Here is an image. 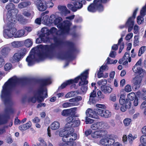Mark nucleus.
<instances>
[{
  "label": "nucleus",
  "mask_w": 146,
  "mask_h": 146,
  "mask_svg": "<svg viewBox=\"0 0 146 146\" xmlns=\"http://www.w3.org/2000/svg\"><path fill=\"white\" fill-rule=\"evenodd\" d=\"M143 16L139 15L137 17V22L139 25L141 24L144 21Z\"/></svg>",
  "instance_id": "nucleus-48"
},
{
  "label": "nucleus",
  "mask_w": 146,
  "mask_h": 146,
  "mask_svg": "<svg viewBox=\"0 0 146 146\" xmlns=\"http://www.w3.org/2000/svg\"><path fill=\"white\" fill-rule=\"evenodd\" d=\"M11 50L10 48L5 47L2 48L1 50V53L3 56L6 57Z\"/></svg>",
  "instance_id": "nucleus-29"
},
{
  "label": "nucleus",
  "mask_w": 146,
  "mask_h": 146,
  "mask_svg": "<svg viewBox=\"0 0 146 146\" xmlns=\"http://www.w3.org/2000/svg\"><path fill=\"white\" fill-rule=\"evenodd\" d=\"M12 20H13L14 19H15V21L16 20H17L20 23L23 24H25L27 23V20L24 19L23 16L21 15H18L16 17V19L15 17L13 18Z\"/></svg>",
  "instance_id": "nucleus-25"
},
{
  "label": "nucleus",
  "mask_w": 146,
  "mask_h": 146,
  "mask_svg": "<svg viewBox=\"0 0 146 146\" xmlns=\"http://www.w3.org/2000/svg\"><path fill=\"white\" fill-rule=\"evenodd\" d=\"M86 114L87 117L96 119L99 118L98 115L96 113V110L94 111L91 109L88 108L86 111Z\"/></svg>",
  "instance_id": "nucleus-17"
},
{
  "label": "nucleus",
  "mask_w": 146,
  "mask_h": 146,
  "mask_svg": "<svg viewBox=\"0 0 146 146\" xmlns=\"http://www.w3.org/2000/svg\"><path fill=\"white\" fill-rule=\"evenodd\" d=\"M134 40L133 45L135 46H136L138 44L139 41V38L138 36H134Z\"/></svg>",
  "instance_id": "nucleus-57"
},
{
  "label": "nucleus",
  "mask_w": 146,
  "mask_h": 146,
  "mask_svg": "<svg viewBox=\"0 0 146 146\" xmlns=\"http://www.w3.org/2000/svg\"><path fill=\"white\" fill-rule=\"evenodd\" d=\"M11 46L13 48H19L22 46V42L20 41H15L11 43Z\"/></svg>",
  "instance_id": "nucleus-37"
},
{
  "label": "nucleus",
  "mask_w": 146,
  "mask_h": 146,
  "mask_svg": "<svg viewBox=\"0 0 146 146\" xmlns=\"http://www.w3.org/2000/svg\"><path fill=\"white\" fill-rule=\"evenodd\" d=\"M139 27L137 25H135L134 27L133 32L134 33L137 34L139 32Z\"/></svg>",
  "instance_id": "nucleus-61"
},
{
  "label": "nucleus",
  "mask_w": 146,
  "mask_h": 146,
  "mask_svg": "<svg viewBox=\"0 0 146 146\" xmlns=\"http://www.w3.org/2000/svg\"><path fill=\"white\" fill-rule=\"evenodd\" d=\"M88 70H86L82 73L80 76L77 77H78V80L80 79L79 84V86H82L81 88V91H79V92H81V94L85 92L87 90V87L85 85L88 83V82L86 79L88 78Z\"/></svg>",
  "instance_id": "nucleus-8"
},
{
  "label": "nucleus",
  "mask_w": 146,
  "mask_h": 146,
  "mask_svg": "<svg viewBox=\"0 0 146 146\" xmlns=\"http://www.w3.org/2000/svg\"><path fill=\"white\" fill-rule=\"evenodd\" d=\"M82 100V98L81 96H77L74 98H72L69 100V102H72L73 104H75L74 106H77L79 104L78 102Z\"/></svg>",
  "instance_id": "nucleus-26"
},
{
  "label": "nucleus",
  "mask_w": 146,
  "mask_h": 146,
  "mask_svg": "<svg viewBox=\"0 0 146 146\" xmlns=\"http://www.w3.org/2000/svg\"><path fill=\"white\" fill-rule=\"evenodd\" d=\"M76 109V108H74L64 110L62 111L61 114L64 116L72 115L75 113Z\"/></svg>",
  "instance_id": "nucleus-18"
},
{
  "label": "nucleus",
  "mask_w": 146,
  "mask_h": 146,
  "mask_svg": "<svg viewBox=\"0 0 146 146\" xmlns=\"http://www.w3.org/2000/svg\"><path fill=\"white\" fill-rule=\"evenodd\" d=\"M139 9L136 8L134 10L132 16L129 17L125 24L126 26H133L134 24V20L137 13Z\"/></svg>",
  "instance_id": "nucleus-15"
},
{
  "label": "nucleus",
  "mask_w": 146,
  "mask_h": 146,
  "mask_svg": "<svg viewBox=\"0 0 146 146\" xmlns=\"http://www.w3.org/2000/svg\"><path fill=\"white\" fill-rule=\"evenodd\" d=\"M49 31V35H56V37H54L53 40L55 43V46L53 47L52 45L51 46L45 45L38 46L32 48L30 55L26 59L28 65L31 66L33 65L35 62H38L43 60L46 58L50 59L56 57L59 59L61 58L55 55L53 52L56 48L57 46L61 44L62 41L59 38V35H64L69 33V32L65 33V32H62L60 29L57 32V29L54 27H52Z\"/></svg>",
  "instance_id": "nucleus-1"
},
{
  "label": "nucleus",
  "mask_w": 146,
  "mask_h": 146,
  "mask_svg": "<svg viewBox=\"0 0 146 146\" xmlns=\"http://www.w3.org/2000/svg\"><path fill=\"white\" fill-rule=\"evenodd\" d=\"M141 60L140 59L133 67V72L138 74L133 78L132 82L137 88L139 87L143 77L146 76V72L141 68Z\"/></svg>",
  "instance_id": "nucleus-6"
},
{
  "label": "nucleus",
  "mask_w": 146,
  "mask_h": 146,
  "mask_svg": "<svg viewBox=\"0 0 146 146\" xmlns=\"http://www.w3.org/2000/svg\"><path fill=\"white\" fill-rule=\"evenodd\" d=\"M125 90L127 92H129L131 91V88L130 85L128 84L125 86Z\"/></svg>",
  "instance_id": "nucleus-60"
},
{
  "label": "nucleus",
  "mask_w": 146,
  "mask_h": 146,
  "mask_svg": "<svg viewBox=\"0 0 146 146\" xmlns=\"http://www.w3.org/2000/svg\"><path fill=\"white\" fill-rule=\"evenodd\" d=\"M48 38L46 36L41 35L39 37L37 38L36 40V43L37 44L42 42H46L48 41Z\"/></svg>",
  "instance_id": "nucleus-22"
},
{
  "label": "nucleus",
  "mask_w": 146,
  "mask_h": 146,
  "mask_svg": "<svg viewBox=\"0 0 146 146\" xmlns=\"http://www.w3.org/2000/svg\"><path fill=\"white\" fill-rule=\"evenodd\" d=\"M101 90L105 94H109L111 92L112 88L110 86H102L101 87Z\"/></svg>",
  "instance_id": "nucleus-23"
},
{
  "label": "nucleus",
  "mask_w": 146,
  "mask_h": 146,
  "mask_svg": "<svg viewBox=\"0 0 146 146\" xmlns=\"http://www.w3.org/2000/svg\"><path fill=\"white\" fill-rule=\"evenodd\" d=\"M67 123L65 127L59 130V135L62 137V140L65 142H72L77 138V135L74 132V130L72 128L78 127L80 124V121L76 119L74 117H70L67 118Z\"/></svg>",
  "instance_id": "nucleus-2"
},
{
  "label": "nucleus",
  "mask_w": 146,
  "mask_h": 146,
  "mask_svg": "<svg viewBox=\"0 0 146 146\" xmlns=\"http://www.w3.org/2000/svg\"><path fill=\"white\" fill-rule=\"evenodd\" d=\"M73 3V5L71 4H68L67 5L68 8L72 11L75 12L81 9L83 7L82 0H76Z\"/></svg>",
  "instance_id": "nucleus-11"
},
{
  "label": "nucleus",
  "mask_w": 146,
  "mask_h": 146,
  "mask_svg": "<svg viewBox=\"0 0 146 146\" xmlns=\"http://www.w3.org/2000/svg\"><path fill=\"white\" fill-rule=\"evenodd\" d=\"M137 136L136 135H132L131 134H129L128 135L129 141L130 142H132V141L136 138Z\"/></svg>",
  "instance_id": "nucleus-47"
},
{
  "label": "nucleus",
  "mask_w": 146,
  "mask_h": 146,
  "mask_svg": "<svg viewBox=\"0 0 146 146\" xmlns=\"http://www.w3.org/2000/svg\"><path fill=\"white\" fill-rule=\"evenodd\" d=\"M86 116V117L85 122L86 124H91L93 123L94 120L90 119Z\"/></svg>",
  "instance_id": "nucleus-56"
},
{
  "label": "nucleus",
  "mask_w": 146,
  "mask_h": 146,
  "mask_svg": "<svg viewBox=\"0 0 146 146\" xmlns=\"http://www.w3.org/2000/svg\"><path fill=\"white\" fill-rule=\"evenodd\" d=\"M127 97L130 100H133L135 97V95L134 93L131 92L127 95Z\"/></svg>",
  "instance_id": "nucleus-50"
},
{
  "label": "nucleus",
  "mask_w": 146,
  "mask_h": 146,
  "mask_svg": "<svg viewBox=\"0 0 146 146\" xmlns=\"http://www.w3.org/2000/svg\"><path fill=\"white\" fill-rule=\"evenodd\" d=\"M42 21L44 23L47 24L48 20L49 19V16L47 15H45V13L43 12L42 13L41 15Z\"/></svg>",
  "instance_id": "nucleus-34"
},
{
  "label": "nucleus",
  "mask_w": 146,
  "mask_h": 146,
  "mask_svg": "<svg viewBox=\"0 0 146 146\" xmlns=\"http://www.w3.org/2000/svg\"><path fill=\"white\" fill-rule=\"evenodd\" d=\"M12 64L9 63H6L4 66V70L6 71H9L12 68Z\"/></svg>",
  "instance_id": "nucleus-43"
},
{
  "label": "nucleus",
  "mask_w": 146,
  "mask_h": 146,
  "mask_svg": "<svg viewBox=\"0 0 146 146\" xmlns=\"http://www.w3.org/2000/svg\"><path fill=\"white\" fill-rule=\"evenodd\" d=\"M74 104L72 102L64 103L62 105V107L64 108L70 107L74 106Z\"/></svg>",
  "instance_id": "nucleus-44"
},
{
  "label": "nucleus",
  "mask_w": 146,
  "mask_h": 146,
  "mask_svg": "<svg viewBox=\"0 0 146 146\" xmlns=\"http://www.w3.org/2000/svg\"><path fill=\"white\" fill-rule=\"evenodd\" d=\"M37 7L40 11H43L46 9L44 1H39L37 4Z\"/></svg>",
  "instance_id": "nucleus-24"
},
{
  "label": "nucleus",
  "mask_w": 146,
  "mask_h": 146,
  "mask_svg": "<svg viewBox=\"0 0 146 146\" xmlns=\"http://www.w3.org/2000/svg\"><path fill=\"white\" fill-rule=\"evenodd\" d=\"M65 142L62 140V141L60 142V143L59 145L60 146H69L68 144L67 143V142Z\"/></svg>",
  "instance_id": "nucleus-62"
},
{
  "label": "nucleus",
  "mask_w": 146,
  "mask_h": 146,
  "mask_svg": "<svg viewBox=\"0 0 146 146\" xmlns=\"http://www.w3.org/2000/svg\"><path fill=\"white\" fill-rule=\"evenodd\" d=\"M88 10L90 12H94L97 10V8L93 3L88 6Z\"/></svg>",
  "instance_id": "nucleus-38"
},
{
  "label": "nucleus",
  "mask_w": 146,
  "mask_h": 146,
  "mask_svg": "<svg viewBox=\"0 0 146 146\" xmlns=\"http://www.w3.org/2000/svg\"><path fill=\"white\" fill-rule=\"evenodd\" d=\"M131 121L130 119L126 118L123 120V123L125 126H127L129 125Z\"/></svg>",
  "instance_id": "nucleus-49"
},
{
  "label": "nucleus",
  "mask_w": 146,
  "mask_h": 146,
  "mask_svg": "<svg viewBox=\"0 0 146 146\" xmlns=\"http://www.w3.org/2000/svg\"><path fill=\"white\" fill-rule=\"evenodd\" d=\"M106 64H115L117 62V60L111 59L109 57L106 60Z\"/></svg>",
  "instance_id": "nucleus-42"
},
{
  "label": "nucleus",
  "mask_w": 146,
  "mask_h": 146,
  "mask_svg": "<svg viewBox=\"0 0 146 146\" xmlns=\"http://www.w3.org/2000/svg\"><path fill=\"white\" fill-rule=\"evenodd\" d=\"M141 93L139 92H137V95L139 97H141L143 100L144 101L142 103L140 106V108L141 109H143L146 107V97L142 96L141 97L140 95Z\"/></svg>",
  "instance_id": "nucleus-32"
},
{
  "label": "nucleus",
  "mask_w": 146,
  "mask_h": 146,
  "mask_svg": "<svg viewBox=\"0 0 146 146\" xmlns=\"http://www.w3.org/2000/svg\"><path fill=\"white\" fill-rule=\"evenodd\" d=\"M97 95L98 98L100 99H104V95H103L100 91L97 92Z\"/></svg>",
  "instance_id": "nucleus-63"
},
{
  "label": "nucleus",
  "mask_w": 146,
  "mask_h": 146,
  "mask_svg": "<svg viewBox=\"0 0 146 146\" xmlns=\"http://www.w3.org/2000/svg\"><path fill=\"white\" fill-rule=\"evenodd\" d=\"M103 72L101 70H100L99 69V70L98 71L97 73V77L98 78H100L102 77L103 75Z\"/></svg>",
  "instance_id": "nucleus-64"
},
{
  "label": "nucleus",
  "mask_w": 146,
  "mask_h": 146,
  "mask_svg": "<svg viewBox=\"0 0 146 146\" xmlns=\"http://www.w3.org/2000/svg\"><path fill=\"white\" fill-rule=\"evenodd\" d=\"M62 20V18L56 14H52L50 17L49 22L56 25L58 28L60 29L62 32L64 31L65 33L69 32L71 25L70 21L67 20L61 23Z\"/></svg>",
  "instance_id": "nucleus-4"
},
{
  "label": "nucleus",
  "mask_w": 146,
  "mask_h": 146,
  "mask_svg": "<svg viewBox=\"0 0 146 146\" xmlns=\"http://www.w3.org/2000/svg\"><path fill=\"white\" fill-rule=\"evenodd\" d=\"M101 0H94L93 4L97 8V11L99 12L102 11L104 9V7Z\"/></svg>",
  "instance_id": "nucleus-20"
},
{
  "label": "nucleus",
  "mask_w": 146,
  "mask_h": 146,
  "mask_svg": "<svg viewBox=\"0 0 146 146\" xmlns=\"http://www.w3.org/2000/svg\"><path fill=\"white\" fill-rule=\"evenodd\" d=\"M51 82L50 80L49 79L44 80L43 82L42 85L35 92L34 96L32 98L29 99V101L33 103H35L36 100L39 102L43 101L44 98L47 97L46 89L43 86L50 84Z\"/></svg>",
  "instance_id": "nucleus-5"
},
{
  "label": "nucleus",
  "mask_w": 146,
  "mask_h": 146,
  "mask_svg": "<svg viewBox=\"0 0 146 146\" xmlns=\"http://www.w3.org/2000/svg\"><path fill=\"white\" fill-rule=\"evenodd\" d=\"M96 113L102 117L108 118L110 117L111 115V112L109 110L106 109H96Z\"/></svg>",
  "instance_id": "nucleus-14"
},
{
  "label": "nucleus",
  "mask_w": 146,
  "mask_h": 146,
  "mask_svg": "<svg viewBox=\"0 0 146 146\" xmlns=\"http://www.w3.org/2000/svg\"><path fill=\"white\" fill-rule=\"evenodd\" d=\"M108 124L103 121L97 122L91 125V128L93 130H99L108 128Z\"/></svg>",
  "instance_id": "nucleus-13"
},
{
  "label": "nucleus",
  "mask_w": 146,
  "mask_h": 146,
  "mask_svg": "<svg viewBox=\"0 0 146 146\" xmlns=\"http://www.w3.org/2000/svg\"><path fill=\"white\" fill-rule=\"evenodd\" d=\"M115 74V72L114 71H112L110 73V79L108 80V81L109 83H111V79H113L114 78Z\"/></svg>",
  "instance_id": "nucleus-54"
},
{
  "label": "nucleus",
  "mask_w": 146,
  "mask_h": 146,
  "mask_svg": "<svg viewBox=\"0 0 146 146\" xmlns=\"http://www.w3.org/2000/svg\"><path fill=\"white\" fill-rule=\"evenodd\" d=\"M140 144L139 146H146V135L142 136L140 139Z\"/></svg>",
  "instance_id": "nucleus-36"
},
{
  "label": "nucleus",
  "mask_w": 146,
  "mask_h": 146,
  "mask_svg": "<svg viewBox=\"0 0 146 146\" xmlns=\"http://www.w3.org/2000/svg\"><path fill=\"white\" fill-rule=\"evenodd\" d=\"M125 104L124 105H121L122 106L121 107L120 110L122 111H125L127 109L130 107L131 105V102H126Z\"/></svg>",
  "instance_id": "nucleus-35"
},
{
  "label": "nucleus",
  "mask_w": 146,
  "mask_h": 146,
  "mask_svg": "<svg viewBox=\"0 0 146 146\" xmlns=\"http://www.w3.org/2000/svg\"><path fill=\"white\" fill-rule=\"evenodd\" d=\"M78 81V77H76L74 79H70L62 83L60 86L59 87L58 89H62L65 88L66 86L70 85L71 84H73V86H75L74 83H77Z\"/></svg>",
  "instance_id": "nucleus-16"
},
{
  "label": "nucleus",
  "mask_w": 146,
  "mask_h": 146,
  "mask_svg": "<svg viewBox=\"0 0 146 146\" xmlns=\"http://www.w3.org/2000/svg\"><path fill=\"white\" fill-rule=\"evenodd\" d=\"M123 58L125 60H128L129 62H131V58L129 57V54L127 52L125 53Z\"/></svg>",
  "instance_id": "nucleus-53"
},
{
  "label": "nucleus",
  "mask_w": 146,
  "mask_h": 146,
  "mask_svg": "<svg viewBox=\"0 0 146 146\" xmlns=\"http://www.w3.org/2000/svg\"><path fill=\"white\" fill-rule=\"evenodd\" d=\"M60 127V123L57 121L54 122L50 125L51 129L53 130H55L58 129Z\"/></svg>",
  "instance_id": "nucleus-33"
},
{
  "label": "nucleus",
  "mask_w": 146,
  "mask_h": 146,
  "mask_svg": "<svg viewBox=\"0 0 146 146\" xmlns=\"http://www.w3.org/2000/svg\"><path fill=\"white\" fill-rule=\"evenodd\" d=\"M58 8L60 13L62 16H65L70 13V11L68 10L65 6L59 5L58 6Z\"/></svg>",
  "instance_id": "nucleus-19"
},
{
  "label": "nucleus",
  "mask_w": 146,
  "mask_h": 146,
  "mask_svg": "<svg viewBox=\"0 0 146 146\" xmlns=\"http://www.w3.org/2000/svg\"><path fill=\"white\" fill-rule=\"evenodd\" d=\"M105 132V131L102 130L92 131L91 129H89L85 131V134L86 136L91 135L92 138L94 139H98L104 135Z\"/></svg>",
  "instance_id": "nucleus-10"
},
{
  "label": "nucleus",
  "mask_w": 146,
  "mask_h": 146,
  "mask_svg": "<svg viewBox=\"0 0 146 146\" xmlns=\"http://www.w3.org/2000/svg\"><path fill=\"white\" fill-rule=\"evenodd\" d=\"M140 14V15L142 16H144L146 15V5L145 4L141 10Z\"/></svg>",
  "instance_id": "nucleus-46"
},
{
  "label": "nucleus",
  "mask_w": 146,
  "mask_h": 146,
  "mask_svg": "<svg viewBox=\"0 0 146 146\" xmlns=\"http://www.w3.org/2000/svg\"><path fill=\"white\" fill-rule=\"evenodd\" d=\"M23 82V79L14 76L9 79L4 84L3 87L1 97L5 103L9 101L11 92L13 88Z\"/></svg>",
  "instance_id": "nucleus-3"
},
{
  "label": "nucleus",
  "mask_w": 146,
  "mask_h": 146,
  "mask_svg": "<svg viewBox=\"0 0 146 146\" xmlns=\"http://www.w3.org/2000/svg\"><path fill=\"white\" fill-rule=\"evenodd\" d=\"M119 102L120 104L121 105H125L126 102H131L127 100H125V95L124 94H121L120 95Z\"/></svg>",
  "instance_id": "nucleus-30"
},
{
  "label": "nucleus",
  "mask_w": 146,
  "mask_h": 146,
  "mask_svg": "<svg viewBox=\"0 0 146 146\" xmlns=\"http://www.w3.org/2000/svg\"><path fill=\"white\" fill-rule=\"evenodd\" d=\"M81 92H79L78 90L70 92L66 94L65 97L66 98H69L74 97L77 94H81Z\"/></svg>",
  "instance_id": "nucleus-27"
},
{
  "label": "nucleus",
  "mask_w": 146,
  "mask_h": 146,
  "mask_svg": "<svg viewBox=\"0 0 146 146\" xmlns=\"http://www.w3.org/2000/svg\"><path fill=\"white\" fill-rule=\"evenodd\" d=\"M24 43L26 46L29 47L32 45L33 42L31 39L29 38L25 40Z\"/></svg>",
  "instance_id": "nucleus-39"
},
{
  "label": "nucleus",
  "mask_w": 146,
  "mask_h": 146,
  "mask_svg": "<svg viewBox=\"0 0 146 146\" xmlns=\"http://www.w3.org/2000/svg\"><path fill=\"white\" fill-rule=\"evenodd\" d=\"M44 3L45 4L46 9L47 8H51L53 6V3L50 0H46V1H44Z\"/></svg>",
  "instance_id": "nucleus-40"
},
{
  "label": "nucleus",
  "mask_w": 146,
  "mask_h": 146,
  "mask_svg": "<svg viewBox=\"0 0 146 146\" xmlns=\"http://www.w3.org/2000/svg\"><path fill=\"white\" fill-rule=\"evenodd\" d=\"M31 4V3L30 1L21 2L18 5V7L20 9H22L30 6Z\"/></svg>",
  "instance_id": "nucleus-31"
},
{
  "label": "nucleus",
  "mask_w": 146,
  "mask_h": 146,
  "mask_svg": "<svg viewBox=\"0 0 146 146\" xmlns=\"http://www.w3.org/2000/svg\"><path fill=\"white\" fill-rule=\"evenodd\" d=\"M23 14L25 16L27 17L31 16V18L33 17L34 14V12H29L26 11H24Z\"/></svg>",
  "instance_id": "nucleus-45"
},
{
  "label": "nucleus",
  "mask_w": 146,
  "mask_h": 146,
  "mask_svg": "<svg viewBox=\"0 0 146 146\" xmlns=\"http://www.w3.org/2000/svg\"><path fill=\"white\" fill-rule=\"evenodd\" d=\"M28 33L26 32L24 29L19 30L14 33V37L15 38H20L26 36Z\"/></svg>",
  "instance_id": "nucleus-21"
},
{
  "label": "nucleus",
  "mask_w": 146,
  "mask_h": 146,
  "mask_svg": "<svg viewBox=\"0 0 146 146\" xmlns=\"http://www.w3.org/2000/svg\"><path fill=\"white\" fill-rule=\"evenodd\" d=\"M108 138H109L108 135L105 137L104 138H103L100 140V143L102 145L106 146H109V140L108 139Z\"/></svg>",
  "instance_id": "nucleus-28"
},
{
  "label": "nucleus",
  "mask_w": 146,
  "mask_h": 146,
  "mask_svg": "<svg viewBox=\"0 0 146 146\" xmlns=\"http://www.w3.org/2000/svg\"><path fill=\"white\" fill-rule=\"evenodd\" d=\"M110 100L113 102H115L116 100V96L115 94H111L110 96Z\"/></svg>",
  "instance_id": "nucleus-58"
},
{
  "label": "nucleus",
  "mask_w": 146,
  "mask_h": 146,
  "mask_svg": "<svg viewBox=\"0 0 146 146\" xmlns=\"http://www.w3.org/2000/svg\"><path fill=\"white\" fill-rule=\"evenodd\" d=\"M108 69L109 67L106 64H103L100 67V70H101L103 72L108 70Z\"/></svg>",
  "instance_id": "nucleus-55"
},
{
  "label": "nucleus",
  "mask_w": 146,
  "mask_h": 146,
  "mask_svg": "<svg viewBox=\"0 0 146 146\" xmlns=\"http://www.w3.org/2000/svg\"><path fill=\"white\" fill-rule=\"evenodd\" d=\"M6 8L8 11L6 20H7L9 21L13 20L12 18L15 17V15L18 13V10L15 8L14 5L11 3H10L7 5Z\"/></svg>",
  "instance_id": "nucleus-9"
},
{
  "label": "nucleus",
  "mask_w": 146,
  "mask_h": 146,
  "mask_svg": "<svg viewBox=\"0 0 146 146\" xmlns=\"http://www.w3.org/2000/svg\"><path fill=\"white\" fill-rule=\"evenodd\" d=\"M146 50V46H143L140 48L138 52V56H140Z\"/></svg>",
  "instance_id": "nucleus-51"
},
{
  "label": "nucleus",
  "mask_w": 146,
  "mask_h": 146,
  "mask_svg": "<svg viewBox=\"0 0 146 146\" xmlns=\"http://www.w3.org/2000/svg\"><path fill=\"white\" fill-rule=\"evenodd\" d=\"M27 52L26 50L24 49L21 52L15 53L11 58V61L13 63L19 62L22 59Z\"/></svg>",
  "instance_id": "nucleus-12"
},
{
  "label": "nucleus",
  "mask_w": 146,
  "mask_h": 146,
  "mask_svg": "<svg viewBox=\"0 0 146 146\" xmlns=\"http://www.w3.org/2000/svg\"><path fill=\"white\" fill-rule=\"evenodd\" d=\"M107 83V80H106L102 79L98 81L97 82V84L99 86H105L106 84Z\"/></svg>",
  "instance_id": "nucleus-52"
},
{
  "label": "nucleus",
  "mask_w": 146,
  "mask_h": 146,
  "mask_svg": "<svg viewBox=\"0 0 146 146\" xmlns=\"http://www.w3.org/2000/svg\"><path fill=\"white\" fill-rule=\"evenodd\" d=\"M41 32L43 36L45 35H49V31L48 29L46 27H44L42 28L41 29Z\"/></svg>",
  "instance_id": "nucleus-41"
},
{
  "label": "nucleus",
  "mask_w": 146,
  "mask_h": 146,
  "mask_svg": "<svg viewBox=\"0 0 146 146\" xmlns=\"http://www.w3.org/2000/svg\"><path fill=\"white\" fill-rule=\"evenodd\" d=\"M133 33H131L127 34L125 37V39L127 40H130L133 37Z\"/></svg>",
  "instance_id": "nucleus-59"
},
{
  "label": "nucleus",
  "mask_w": 146,
  "mask_h": 146,
  "mask_svg": "<svg viewBox=\"0 0 146 146\" xmlns=\"http://www.w3.org/2000/svg\"><path fill=\"white\" fill-rule=\"evenodd\" d=\"M11 20L10 21L4 19V21L7 24L8 28L5 29L3 31L4 37L6 38H12L14 36V33L16 32L17 29L15 28H12L13 24L15 23V19Z\"/></svg>",
  "instance_id": "nucleus-7"
}]
</instances>
